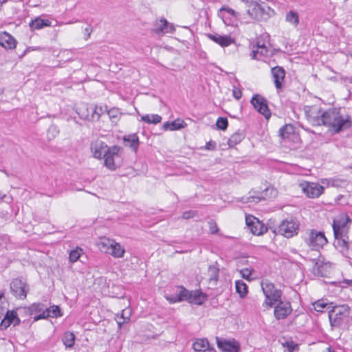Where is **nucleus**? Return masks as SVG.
Instances as JSON below:
<instances>
[{
	"label": "nucleus",
	"instance_id": "nucleus-1",
	"mask_svg": "<svg viewBox=\"0 0 352 352\" xmlns=\"http://www.w3.org/2000/svg\"><path fill=\"white\" fill-rule=\"evenodd\" d=\"M306 113L309 121L314 125L323 124L333 133H338L342 131L349 129L352 126L351 116L342 113L340 109L332 108L322 111L318 108H311Z\"/></svg>",
	"mask_w": 352,
	"mask_h": 352
},
{
	"label": "nucleus",
	"instance_id": "nucleus-2",
	"mask_svg": "<svg viewBox=\"0 0 352 352\" xmlns=\"http://www.w3.org/2000/svg\"><path fill=\"white\" fill-rule=\"evenodd\" d=\"M351 308L347 305L332 307L329 310V319L331 329H340L348 321Z\"/></svg>",
	"mask_w": 352,
	"mask_h": 352
},
{
	"label": "nucleus",
	"instance_id": "nucleus-3",
	"mask_svg": "<svg viewBox=\"0 0 352 352\" xmlns=\"http://www.w3.org/2000/svg\"><path fill=\"white\" fill-rule=\"evenodd\" d=\"M261 287L265 296V302L269 307H272L275 305L276 303L281 301L282 291L275 288L273 283L269 282L267 280H263L261 283Z\"/></svg>",
	"mask_w": 352,
	"mask_h": 352
},
{
	"label": "nucleus",
	"instance_id": "nucleus-4",
	"mask_svg": "<svg viewBox=\"0 0 352 352\" xmlns=\"http://www.w3.org/2000/svg\"><path fill=\"white\" fill-rule=\"evenodd\" d=\"M270 8L264 2H248L247 13L249 16L256 20L265 19L270 15Z\"/></svg>",
	"mask_w": 352,
	"mask_h": 352
},
{
	"label": "nucleus",
	"instance_id": "nucleus-5",
	"mask_svg": "<svg viewBox=\"0 0 352 352\" xmlns=\"http://www.w3.org/2000/svg\"><path fill=\"white\" fill-rule=\"evenodd\" d=\"M305 241L306 243L314 250H320L327 243L324 233L314 230H309L307 232V236Z\"/></svg>",
	"mask_w": 352,
	"mask_h": 352
},
{
	"label": "nucleus",
	"instance_id": "nucleus-6",
	"mask_svg": "<svg viewBox=\"0 0 352 352\" xmlns=\"http://www.w3.org/2000/svg\"><path fill=\"white\" fill-rule=\"evenodd\" d=\"M100 248H104L106 252L111 250L109 254L114 258H122L125 252L124 248L119 243L108 238L102 239Z\"/></svg>",
	"mask_w": 352,
	"mask_h": 352
},
{
	"label": "nucleus",
	"instance_id": "nucleus-7",
	"mask_svg": "<svg viewBox=\"0 0 352 352\" xmlns=\"http://www.w3.org/2000/svg\"><path fill=\"white\" fill-rule=\"evenodd\" d=\"M299 223L292 218L283 220L279 225L278 232L286 238H291L298 234Z\"/></svg>",
	"mask_w": 352,
	"mask_h": 352
},
{
	"label": "nucleus",
	"instance_id": "nucleus-8",
	"mask_svg": "<svg viewBox=\"0 0 352 352\" xmlns=\"http://www.w3.org/2000/svg\"><path fill=\"white\" fill-rule=\"evenodd\" d=\"M351 220L347 215L342 214L333 220V230L334 236H346L349 230V223Z\"/></svg>",
	"mask_w": 352,
	"mask_h": 352
},
{
	"label": "nucleus",
	"instance_id": "nucleus-9",
	"mask_svg": "<svg viewBox=\"0 0 352 352\" xmlns=\"http://www.w3.org/2000/svg\"><path fill=\"white\" fill-rule=\"evenodd\" d=\"M252 193H253V195L241 197L240 201L244 204L251 202L258 203L262 200L272 198L276 195V192L273 188H266L263 191L258 193L254 190H251L250 194Z\"/></svg>",
	"mask_w": 352,
	"mask_h": 352
},
{
	"label": "nucleus",
	"instance_id": "nucleus-10",
	"mask_svg": "<svg viewBox=\"0 0 352 352\" xmlns=\"http://www.w3.org/2000/svg\"><path fill=\"white\" fill-rule=\"evenodd\" d=\"M28 290V285L21 279L15 278L10 283L11 292L19 299H25Z\"/></svg>",
	"mask_w": 352,
	"mask_h": 352
},
{
	"label": "nucleus",
	"instance_id": "nucleus-11",
	"mask_svg": "<svg viewBox=\"0 0 352 352\" xmlns=\"http://www.w3.org/2000/svg\"><path fill=\"white\" fill-rule=\"evenodd\" d=\"M335 248L344 256L352 255V242L348 241V236H337L335 237Z\"/></svg>",
	"mask_w": 352,
	"mask_h": 352
},
{
	"label": "nucleus",
	"instance_id": "nucleus-12",
	"mask_svg": "<svg viewBox=\"0 0 352 352\" xmlns=\"http://www.w3.org/2000/svg\"><path fill=\"white\" fill-rule=\"evenodd\" d=\"M122 151L121 147L113 146L109 148L104 154V165L110 170H115L116 166L115 160L120 157V153Z\"/></svg>",
	"mask_w": 352,
	"mask_h": 352
},
{
	"label": "nucleus",
	"instance_id": "nucleus-13",
	"mask_svg": "<svg viewBox=\"0 0 352 352\" xmlns=\"http://www.w3.org/2000/svg\"><path fill=\"white\" fill-rule=\"evenodd\" d=\"M251 104L258 112L265 116V118L269 119L271 116V113L267 106V100L259 94H255L251 99Z\"/></svg>",
	"mask_w": 352,
	"mask_h": 352
},
{
	"label": "nucleus",
	"instance_id": "nucleus-14",
	"mask_svg": "<svg viewBox=\"0 0 352 352\" xmlns=\"http://www.w3.org/2000/svg\"><path fill=\"white\" fill-rule=\"evenodd\" d=\"M274 306V316L276 320L285 319L292 311L291 303L289 301L281 300Z\"/></svg>",
	"mask_w": 352,
	"mask_h": 352
},
{
	"label": "nucleus",
	"instance_id": "nucleus-15",
	"mask_svg": "<svg viewBox=\"0 0 352 352\" xmlns=\"http://www.w3.org/2000/svg\"><path fill=\"white\" fill-rule=\"evenodd\" d=\"M153 32L157 34H165L167 33H173L175 28L172 23H169L164 18L156 20L153 23Z\"/></svg>",
	"mask_w": 352,
	"mask_h": 352
},
{
	"label": "nucleus",
	"instance_id": "nucleus-16",
	"mask_svg": "<svg viewBox=\"0 0 352 352\" xmlns=\"http://www.w3.org/2000/svg\"><path fill=\"white\" fill-rule=\"evenodd\" d=\"M245 222L252 234L255 235L263 234L267 230V227L253 216H247Z\"/></svg>",
	"mask_w": 352,
	"mask_h": 352
},
{
	"label": "nucleus",
	"instance_id": "nucleus-17",
	"mask_svg": "<svg viewBox=\"0 0 352 352\" xmlns=\"http://www.w3.org/2000/svg\"><path fill=\"white\" fill-rule=\"evenodd\" d=\"M302 189L308 197L316 198L322 193L324 188L316 183H305L302 184Z\"/></svg>",
	"mask_w": 352,
	"mask_h": 352
},
{
	"label": "nucleus",
	"instance_id": "nucleus-18",
	"mask_svg": "<svg viewBox=\"0 0 352 352\" xmlns=\"http://www.w3.org/2000/svg\"><path fill=\"white\" fill-rule=\"evenodd\" d=\"M208 38L222 47H226L234 43V38L230 35H220L219 34H208Z\"/></svg>",
	"mask_w": 352,
	"mask_h": 352
},
{
	"label": "nucleus",
	"instance_id": "nucleus-19",
	"mask_svg": "<svg viewBox=\"0 0 352 352\" xmlns=\"http://www.w3.org/2000/svg\"><path fill=\"white\" fill-rule=\"evenodd\" d=\"M192 348L195 352H216L206 338H198L192 344Z\"/></svg>",
	"mask_w": 352,
	"mask_h": 352
},
{
	"label": "nucleus",
	"instance_id": "nucleus-20",
	"mask_svg": "<svg viewBox=\"0 0 352 352\" xmlns=\"http://www.w3.org/2000/svg\"><path fill=\"white\" fill-rule=\"evenodd\" d=\"M0 45L6 50L14 49L16 45V41L6 32H0Z\"/></svg>",
	"mask_w": 352,
	"mask_h": 352
},
{
	"label": "nucleus",
	"instance_id": "nucleus-21",
	"mask_svg": "<svg viewBox=\"0 0 352 352\" xmlns=\"http://www.w3.org/2000/svg\"><path fill=\"white\" fill-rule=\"evenodd\" d=\"M271 72L276 88L277 89H281L282 82L285 76V69L282 67L276 66L272 68Z\"/></svg>",
	"mask_w": 352,
	"mask_h": 352
},
{
	"label": "nucleus",
	"instance_id": "nucleus-22",
	"mask_svg": "<svg viewBox=\"0 0 352 352\" xmlns=\"http://www.w3.org/2000/svg\"><path fill=\"white\" fill-rule=\"evenodd\" d=\"M91 148L94 153V157L97 159H101L102 156L104 157V154L109 148L105 143L97 141L91 144Z\"/></svg>",
	"mask_w": 352,
	"mask_h": 352
},
{
	"label": "nucleus",
	"instance_id": "nucleus-23",
	"mask_svg": "<svg viewBox=\"0 0 352 352\" xmlns=\"http://www.w3.org/2000/svg\"><path fill=\"white\" fill-rule=\"evenodd\" d=\"M279 135L285 142L290 141L297 138V135L294 133V128L291 124H286L281 127L279 130Z\"/></svg>",
	"mask_w": 352,
	"mask_h": 352
},
{
	"label": "nucleus",
	"instance_id": "nucleus-24",
	"mask_svg": "<svg viewBox=\"0 0 352 352\" xmlns=\"http://www.w3.org/2000/svg\"><path fill=\"white\" fill-rule=\"evenodd\" d=\"M267 47L264 44H260L258 42L256 46H253L251 56L253 59L261 60L263 57L267 56Z\"/></svg>",
	"mask_w": 352,
	"mask_h": 352
},
{
	"label": "nucleus",
	"instance_id": "nucleus-25",
	"mask_svg": "<svg viewBox=\"0 0 352 352\" xmlns=\"http://www.w3.org/2000/svg\"><path fill=\"white\" fill-rule=\"evenodd\" d=\"M51 26V22L48 19H42L38 16L35 18L30 23V27L32 30H38L45 27Z\"/></svg>",
	"mask_w": 352,
	"mask_h": 352
},
{
	"label": "nucleus",
	"instance_id": "nucleus-26",
	"mask_svg": "<svg viewBox=\"0 0 352 352\" xmlns=\"http://www.w3.org/2000/svg\"><path fill=\"white\" fill-rule=\"evenodd\" d=\"M217 346L223 352H239V347L226 340H221L217 338Z\"/></svg>",
	"mask_w": 352,
	"mask_h": 352
},
{
	"label": "nucleus",
	"instance_id": "nucleus-27",
	"mask_svg": "<svg viewBox=\"0 0 352 352\" xmlns=\"http://www.w3.org/2000/svg\"><path fill=\"white\" fill-rule=\"evenodd\" d=\"M89 111H91V116H87L88 121H98L101 115L106 111V107L104 109L101 106L91 105Z\"/></svg>",
	"mask_w": 352,
	"mask_h": 352
},
{
	"label": "nucleus",
	"instance_id": "nucleus-28",
	"mask_svg": "<svg viewBox=\"0 0 352 352\" xmlns=\"http://www.w3.org/2000/svg\"><path fill=\"white\" fill-rule=\"evenodd\" d=\"M126 146L131 147L133 151H136L139 146V138L136 133L126 135L123 138Z\"/></svg>",
	"mask_w": 352,
	"mask_h": 352
},
{
	"label": "nucleus",
	"instance_id": "nucleus-29",
	"mask_svg": "<svg viewBox=\"0 0 352 352\" xmlns=\"http://www.w3.org/2000/svg\"><path fill=\"white\" fill-rule=\"evenodd\" d=\"M206 300V296L201 292L196 290L190 292L188 302L195 305H201Z\"/></svg>",
	"mask_w": 352,
	"mask_h": 352
},
{
	"label": "nucleus",
	"instance_id": "nucleus-30",
	"mask_svg": "<svg viewBox=\"0 0 352 352\" xmlns=\"http://www.w3.org/2000/svg\"><path fill=\"white\" fill-rule=\"evenodd\" d=\"M245 138V133L242 131H237L228 139V144L230 147H234Z\"/></svg>",
	"mask_w": 352,
	"mask_h": 352
},
{
	"label": "nucleus",
	"instance_id": "nucleus-31",
	"mask_svg": "<svg viewBox=\"0 0 352 352\" xmlns=\"http://www.w3.org/2000/svg\"><path fill=\"white\" fill-rule=\"evenodd\" d=\"M219 269L215 265H212L208 267V276L210 282L216 283L219 278Z\"/></svg>",
	"mask_w": 352,
	"mask_h": 352
},
{
	"label": "nucleus",
	"instance_id": "nucleus-32",
	"mask_svg": "<svg viewBox=\"0 0 352 352\" xmlns=\"http://www.w3.org/2000/svg\"><path fill=\"white\" fill-rule=\"evenodd\" d=\"M141 120L147 124H158L162 121V117L158 114H146L142 116Z\"/></svg>",
	"mask_w": 352,
	"mask_h": 352
},
{
	"label": "nucleus",
	"instance_id": "nucleus-33",
	"mask_svg": "<svg viewBox=\"0 0 352 352\" xmlns=\"http://www.w3.org/2000/svg\"><path fill=\"white\" fill-rule=\"evenodd\" d=\"M75 335L72 332H66L63 337V342L65 347L72 348L75 343Z\"/></svg>",
	"mask_w": 352,
	"mask_h": 352
},
{
	"label": "nucleus",
	"instance_id": "nucleus-34",
	"mask_svg": "<svg viewBox=\"0 0 352 352\" xmlns=\"http://www.w3.org/2000/svg\"><path fill=\"white\" fill-rule=\"evenodd\" d=\"M45 306L42 303H33L28 307H25V312L29 315H32L43 311Z\"/></svg>",
	"mask_w": 352,
	"mask_h": 352
},
{
	"label": "nucleus",
	"instance_id": "nucleus-35",
	"mask_svg": "<svg viewBox=\"0 0 352 352\" xmlns=\"http://www.w3.org/2000/svg\"><path fill=\"white\" fill-rule=\"evenodd\" d=\"M236 292L241 298H244L248 294V287L243 280H237L235 283Z\"/></svg>",
	"mask_w": 352,
	"mask_h": 352
},
{
	"label": "nucleus",
	"instance_id": "nucleus-36",
	"mask_svg": "<svg viewBox=\"0 0 352 352\" xmlns=\"http://www.w3.org/2000/svg\"><path fill=\"white\" fill-rule=\"evenodd\" d=\"M5 317L9 320L10 323L13 324L14 326L19 325L21 322L20 319L17 316V314L15 311H7Z\"/></svg>",
	"mask_w": 352,
	"mask_h": 352
},
{
	"label": "nucleus",
	"instance_id": "nucleus-37",
	"mask_svg": "<svg viewBox=\"0 0 352 352\" xmlns=\"http://www.w3.org/2000/svg\"><path fill=\"white\" fill-rule=\"evenodd\" d=\"M314 309L318 312H323L324 309L329 310L332 306L322 300H318L313 304Z\"/></svg>",
	"mask_w": 352,
	"mask_h": 352
},
{
	"label": "nucleus",
	"instance_id": "nucleus-38",
	"mask_svg": "<svg viewBox=\"0 0 352 352\" xmlns=\"http://www.w3.org/2000/svg\"><path fill=\"white\" fill-rule=\"evenodd\" d=\"M285 19L287 22L292 23L294 26L298 25V24L299 23V18L298 13L292 10L289 11L287 14Z\"/></svg>",
	"mask_w": 352,
	"mask_h": 352
},
{
	"label": "nucleus",
	"instance_id": "nucleus-39",
	"mask_svg": "<svg viewBox=\"0 0 352 352\" xmlns=\"http://www.w3.org/2000/svg\"><path fill=\"white\" fill-rule=\"evenodd\" d=\"M90 106L83 104L78 109V114L79 116L85 120H88L87 116H91V111H89Z\"/></svg>",
	"mask_w": 352,
	"mask_h": 352
},
{
	"label": "nucleus",
	"instance_id": "nucleus-40",
	"mask_svg": "<svg viewBox=\"0 0 352 352\" xmlns=\"http://www.w3.org/2000/svg\"><path fill=\"white\" fill-rule=\"evenodd\" d=\"M82 251V250L81 248H76V250H72L69 253V261L72 263H74V262L77 261L81 255Z\"/></svg>",
	"mask_w": 352,
	"mask_h": 352
},
{
	"label": "nucleus",
	"instance_id": "nucleus-41",
	"mask_svg": "<svg viewBox=\"0 0 352 352\" xmlns=\"http://www.w3.org/2000/svg\"><path fill=\"white\" fill-rule=\"evenodd\" d=\"M218 129L221 130H226L228 125V121L226 118L219 117L216 122Z\"/></svg>",
	"mask_w": 352,
	"mask_h": 352
},
{
	"label": "nucleus",
	"instance_id": "nucleus-42",
	"mask_svg": "<svg viewBox=\"0 0 352 352\" xmlns=\"http://www.w3.org/2000/svg\"><path fill=\"white\" fill-rule=\"evenodd\" d=\"M50 317H58L61 316L60 310L58 306L53 305L47 309Z\"/></svg>",
	"mask_w": 352,
	"mask_h": 352
},
{
	"label": "nucleus",
	"instance_id": "nucleus-43",
	"mask_svg": "<svg viewBox=\"0 0 352 352\" xmlns=\"http://www.w3.org/2000/svg\"><path fill=\"white\" fill-rule=\"evenodd\" d=\"M190 294V292L188 291L186 289H185L182 287L181 288V291L178 296V300L179 301H182V300H188V301Z\"/></svg>",
	"mask_w": 352,
	"mask_h": 352
},
{
	"label": "nucleus",
	"instance_id": "nucleus-44",
	"mask_svg": "<svg viewBox=\"0 0 352 352\" xmlns=\"http://www.w3.org/2000/svg\"><path fill=\"white\" fill-rule=\"evenodd\" d=\"M253 272V270L249 268H244L239 271V273L242 278L250 281L252 278L250 277Z\"/></svg>",
	"mask_w": 352,
	"mask_h": 352
},
{
	"label": "nucleus",
	"instance_id": "nucleus-45",
	"mask_svg": "<svg viewBox=\"0 0 352 352\" xmlns=\"http://www.w3.org/2000/svg\"><path fill=\"white\" fill-rule=\"evenodd\" d=\"M184 121H181L179 120L171 122V131L182 129L184 127Z\"/></svg>",
	"mask_w": 352,
	"mask_h": 352
},
{
	"label": "nucleus",
	"instance_id": "nucleus-46",
	"mask_svg": "<svg viewBox=\"0 0 352 352\" xmlns=\"http://www.w3.org/2000/svg\"><path fill=\"white\" fill-rule=\"evenodd\" d=\"M210 231L212 234H215L218 232V227L215 221L211 220L208 222Z\"/></svg>",
	"mask_w": 352,
	"mask_h": 352
},
{
	"label": "nucleus",
	"instance_id": "nucleus-47",
	"mask_svg": "<svg viewBox=\"0 0 352 352\" xmlns=\"http://www.w3.org/2000/svg\"><path fill=\"white\" fill-rule=\"evenodd\" d=\"M11 324H12L10 323L9 320H8V318H6L4 316V318L1 320V322L0 323V329L5 330L7 328H8Z\"/></svg>",
	"mask_w": 352,
	"mask_h": 352
},
{
	"label": "nucleus",
	"instance_id": "nucleus-48",
	"mask_svg": "<svg viewBox=\"0 0 352 352\" xmlns=\"http://www.w3.org/2000/svg\"><path fill=\"white\" fill-rule=\"evenodd\" d=\"M42 313L39 315H37L36 316H34V321H37L38 320H41V319H44V318H47L49 316V313L47 312V309L44 310L43 311H41Z\"/></svg>",
	"mask_w": 352,
	"mask_h": 352
},
{
	"label": "nucleus",
	"instance_id": "nucleus-49",
	"mask_svg": "<svg viewBox=\"0 0 352 352\" xmlns=\"http://www.w3.org/2000/svg\"><path fill=\"white\" fill-rule=\"evenodd\" d=\"M232 95L234 98L239 100L242 96V91L240 89L234 87L232 90Z\"/></svg>",
	"mask_w": 352,
	"mask_h": 352
},
{
	"label": "nucleus",
	"instance_id": "nucleus-50",
	"mask_svg": "<svg viewBox=\"0 0 352 352\" xmlns=\"http://www.w3.org/2000/svg\"><path fill=\"white\" fill-rule=\"evenodd\" d=\"M195 215V212L194 211H186L182 214V218L185 219H188L193 217Z\"/></svg>",
	"mask_w": 352,
	"mask_h": 352
},
{
	"label": "nucleus",
	"instance_id": "nucleus-51",
	"mask_svg": "<svg viewBox=\"0 0 352 352\" xmlns=\"http://www.w3.org/2000/svg\"><path fill=\"white\" fill-rule=\"evenodd\" d=\"M126 312H127V313H129V311H126V310H123V311H122V315H121V318H122V319H123V321H122V322H121V321H118V324L120 326V324H121L122 323H124V322H125V320H126V319H129V316H126V314H125Z\"/></svg>",
	"mask_w": 352,
	"mask_h": 352
},
{
	"label": "nucleus",
	"instance_id": "nucleus-52",
	"mask_svg": "<svg viewBox=\"0 0 352 352\" xmlns=\"http://www.w3.org/2000/svg\"><path fill=\"white\" fill-rule=\"evenodd\" d=\"M91 32H92V28L90 26L87 27L85 29V34L87 36L85 37L86 40H87L90 37V35H91Z\"/></svg>",
	"mask_w": 352,
	"mask_h": 352
},
{
	"label": "nucleus",
	"instance_id": "nucleus-53",
	"mask_svg": "<svg viewBox=\"0 0 352 352\" xmlns=\"http://www.w3.org/2000/svg\"><path fill=\"white\" fill-rule=\"evenodd\" d=\"M220 10H225V11L228 12L230 14H231L232 16H235L236 15V12L233 9H232V8H230L229 7H226V8L223 7Z\"/></svg>",
	"mask_w": 352,
	"mask_h": 352
},
{
	"label": "nucleus",
	"instance_id": "nucleus-54",
	"mask_svg": "<svg viewBox=\"0 0 352 352\" xmlns=\"http://www.w3.org/2000/svg\"><path fill=\"white\" fill-rule=\"evenodd\" d=\"M43 50L42 47H29L28 48H26L23 55L28 52H30V51H33V50H38V51H41Z\"/></svg>",
	"mask_w": 352,
	"mask_h": 352
},
{
	"label": "nucleus",
	"instance_id": "nucleus-55",
	"mask_svg": "<svg viewBox=\"0 0 352 352\" xmlns=\"http://www.w3.org/2000/svg\"><path fill=\"white\" fill-rule=\"evenodd\" d=\"M163 129L165 130V131H166V130H170L171 131L170 122H166L164 123V124H163Z\"/></svg>",
	"mask_w": 352,
	"mask_h": 352
},
{
	"label": "nucleus",
	"instance_id": "nucleus-56",
	"mask_svg": "<svg viewBox=\"0 0 352 352\" xmlns=\"http://www.w3.org/2000/svg\"><path fill=\"white\" fill-rule=\"evenodd\" d=\"M214 147H215V143L214 142H209L206 144L207 149H209V150L214 149Z\"/></svg>",
	"mask_w": 352,
	"mask_h": 352
},
{
	"label": "nucleus",
	"instance_id": "nucleus-57",
	"mask_svg": "<svg viewBox=\"0 0 352 352\" xmlns=\"http://www.w3.org/2000/svg\"><path fill=\"white\" fill-rule=\"evenodd\" d=\"M168 300H169L170 302H178V296H175V297H167L166 298Z\"/></svg>",
	"mask_w": 352,
	"mask_h": 352
},
{
	"label": "nucleus",
	"instance_id": "nucleus-58",
	"mask_svg": "<svg viewBox=\"0 0 352 352\" xmlns=\"http://www.w3.org/2000/svg\"><path fill=\"white\" fill-rule=\"evenodd\" d=\"M343 283L347 284L348 285H352V280H349V279H344L343 280Z\"/></svg>",
	"mask_w": 352,
	"mask_h": 352
},
{
	"label": "nucleus",
	"instance_id": "nucleus-59",
	"mask_svg": "<svg viewBox=\"0 0 352 352\" xmlns=\"http://www.w3.org/2000/svg\"><path fill=\"white\" fill-rule=\"evenodd\" d=\"M7 2V0H0V6Z\"/></svg>",
	"mask_w": 352,
	"mask_h": 352
},
{
	"label": "nucleus",
	"instance_id": "nucleus-60",
	"mask_svg": "<svg viewBox=\"0 0 352 352\" xmlns=\"http://www.w3.org/2000/svg\"><path fill=\"white\" fill-rule=\"evenodd\" d=\"M6 197V195H3L1 192H0V199H3Z\"/></svg>",
	"mask_w": 352,
	"mask_h": 352
},
{
	"label": "nucleus",
	"instance_id": "nucleus-61",
	"mask_svg": "<svg viewBox=\"0 0 352 352\" xmlns=\"http://www.w3.org/2000/svg\"><path fill=\"white\" fill-rule=\"evenodd\" d=\"M112 113V111H109L108 112V113H109V116H110V117H115V116H114V115H112V113Z\"/></svg>",
	"mask_w": 352,
	"mask_h": 352
},
{
	"label": "nucleus",
	"instance_id": "nucleus-62",
	"mask_svg": "<svg viewBox=\"0 0 352 352\" xmlns=\"http://www.w3.org/2000/svg\"><path fill=\"white\" fill-rule=\"evenodd\" d=\"M2 304L3 302L0 301V309H2Z\"/></svg>",
	"mask_w": 352,
	"mask_h": 352
},
{
	"label": "nucleus",
	"instance_id": "nucleus-63",
	"mask_svg": "<svg viewBox=\"0 0 352 352\" xmlns=\"http://www.w3.org/2000/svg\"><path fill=\"white\" fill-rule=\"evenodd\" d=\"M328 350H329V352H334V351H331L329 348H328Z\"/></svg>",
	"mask_w": 352,
	"mask_h": 352
},
{
	"label": "nucleus",
	"instance_id": "nucleus-64",
	"mask_svg": "<svg viewBox=\"0 0 352 352\" xmlns=\"http://www.w3.org/2000/svg\"><path fill=\"white\" fill-rule=\"evenodd\" d=\"M51 129H55V127L54 126H52V128H50V130Z\"/></svg>",
	"mask_w": 352,
	"mask_h": 352
}]
</instances>
